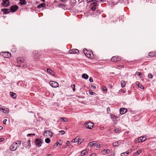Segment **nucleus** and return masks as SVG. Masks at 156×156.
Masks as SVG:
<instances>
[{"label":"nucleus","instance_id":"1","mask_svg":"<svg viewBox=\"0 0 156 156\" xmlns=\"http://www.w3.org/2000/svg\"><path fill=\"white\" fill-rule=\"evenodd\" d=\"M94 124L91 122H86L84 123V126L85 127L88 129H91L94 126Z\"/></svg>","mask_w":156,"mask_h":156},{"label":"nucleus","instance_id":"2","mask_svg":"<svg viewBox=\"0 0 156 156\" xmlns=\"http://www.w3.org/2000/svg\"><path fill=\"white\" fill-rule=\"evenodd\" d=\"M53 133L51 131L49 130H46L44 131V132L43 133L44 136L48 137H51L53 136Z\"/></svg>","mask_w":156,"mask_h":156},{"label":"nucleus","instance_id":"3","mask_svg":"<svg viewBox=\"0 0 156 156\" xmlns=\"http://www.w3.org/2000/svg\"><path fill=\"white\" fill-rule=\"evenodd\" d=\"M0 55L5 58H9L11 56V54L9 52H1Z\"/></svg>","mask_w":156,"mask_h":156},{"label":"nucleus","instance_id":"4","mask_svg":"<svg viewBox=\"0 0 156 156\" xmlns=\"http://www.w3.org/2000/svg\"><path fill=\"white\" fill-rule=\"evenodd\" d=\"M18 9V6L16 5H14L10 7L9 10L10 12H16Z\"/></svg>","mask_w":156,"mask_h":156},{"label":"nucleus","instance_id":"5","mask_svg":"<svg viewBox=\"0 0 156 156\" xmlns=\"http://www.w3.org/2000/svg\"><path fill=\"white\" fill-rule=\"evenodd\" d=\"M2 5L4 7H7L10 5L9 0H2Z\"/></svg>","mask_w":156,"mask_h":156},{"label":"nucleus","instance_id":"6","mask_svg":"<svg viewBox=\"0 0 156 156\" xmlns=\"http://www.w3.org/2000/svg\"><path fill=\"white\" fill-rule=\"evenodd\" d=\"M111 60L112 62H116L117 61L121 60V58L119 56H114L111 58Z\"/></svg>","mask_w":156,"mask_h":156},{"label":"nucleus","instance_id":"7","mask_svg":"<svg viewBox=\"0 0 156 156\" xmlns=\"http://www.w3.org/2000/svg\"><path fill=\"white\" fill-rule=\"evenodd\" d=\"M49 84L50 85L53 87H57L58 86V83L56 82L53 81H50Z\"/></svg>","mask_w":156,"mask_h":156},{"label":"nucleus","instance_id":"8","mask_svg":"<svg viewBox=\"0 0 156 156\" xmlns=\"http://www.w3.org/2000/svg\"><path fill=\"white\" fill-rule=\"evenodd\" d=\"M23 145L25 147L29 148L30 147V140H28L27 142H24L22 143Z\"/></svg>","mask_w":156,"mask_h":156},{"label":"nucleus","instance_id":"9","mask_svg":"<svg viewBox=\"0 0 156 156\" xmlns=\"http://www.w3.org/2000/svg\"><path fill=\"white\" fill-rule=\"evenodd\" d=\"M69 54H78L79 53V51L77 49H72L69 51Z\"/></svg>","mask_w":156,"mask_h":156},{"label":"nucleus","instance_id":"10","mask_svg":"<svg viewBox=\"0 0 156 156\" xmlns=\"http://www.w3.org/2000/svg\"><path fill=\"white\" fill-rule=\"evenodd\" d=\"M35 143L37 146L40 147L41 146L42 142L41 139L37 138L35 140Z\"/></svg>","mask_w":156,"mask_h":156},{"label":"nucleus","instance_id":"11","mask_svg":"<svg viewBox=\"0 0 156 156\" xmlns=\"http://www.w3.org/2000/svg\"><path fill=\"white\" fill-rule=\"evenodd\" d=\"M16 143H13L10 146V149L12 151H15L17 149V147H16Z\"/></svg>","mask_w":156,"mask_h":156},{"label":"nucleus","instance_id":"12","mask_svg":"<svg viewBox=\"0 0 156 156\" xmlns=\"http://www.w3.org/2000/svg\"><path fill=\"white\" fill-rule=\"evenodd\" d=\"M146 139V138L145 136L140 137L138 138L137 140L138 142H141L145 141Z\"/></svg>","mask_w":156,"mask_h":156},{"label":"nucleus","instance_id":"13","mask_svg":"<svg viewBox=\"0 0 156 156\" xmlns=\"http://www.w3.org/2000/svg\"><path fill=\"white\" fill-rule=\"evenodd\" d=\"M1 11L3 12L4 14H7L10 12L9 9H1Z\"/></svg>","mask_w":156,"mask_h":156},{"label":"nucleus","instance_id":"14","mask_svg":"<svg viewBox=\"0 0 156 156\" xmlns=\"http://www.w3.org/2000/svg\"><path fill=\"white\" fill-rule=\"evenodd\" d=\"M93 52L92 51H89V53L87 54V55L86 56L88 58H92L93 57Z\"/></svg>","mask_w":156,"mask_h":156},{"label":"nucleus","instance_id":"15","mask_svg":"<svg viewBox=\"0 0 156 156\" xmlns=\"http://www.w3.org/2000/svg\"><path fill=\"white\" fill-rule=\"evenodd\" d=\"M126 109L125 108H121L120 109V113L121 114L123 115L126 112Z\"/></svg>","mask_w":156,"mask_h":156},{"label":"nucleus","instance_id":"16","mask_svg":"<svg viewBox=\"0 0 156 156\" xmlns=\"http://www.w3.org/2000/svg\"><path fill=\"white\" fill-rule=\"evenodd\" d=\"M33 54L34 57L35 58H37V57H38L40 56L38 52L37 51H34L33 52Z\"/></svg>","mask_w":156,"mask_h":156},{"label":"nucleus","instance_id":"17","mask_svg":"<svg viewBox=\"0 0 156 156\" xmlns=\"http://www.w3.org/2000/svg\"><path fill=\"white\" fill-rule=\"evenodd\" d=\"M47 71L48 73H49L52 75H54V71L49 68H48L47 69Z\"/></svg>","mask_w":156,"mask_h":156},{"label":"nucleus","instance_id":"18","mask_svg":"<svg viewBox=\"0 0 156 156\" xmlns=\"http://www.w3.org/2000/svg\"><path fill=\"white\" fill-rule=\"evenodd\" d=\"M148 55L150 57H156V53H154L153 52H151L149 53Z\"/></svg>","mask_w":156,"mask_h":156},{"label":"nucleus","instance_id":"19","mask_svg":"<svg viewBox=\"0 0 156 156\" xmlns=\"http://www.w3.org/2000/svg\"><path fill=\"white\" fill-rule=\"evenodd\" d=\"M46 6V4L44 3H43L40 4L37 6L38 9H40L42 7H45Z\"/></svg>","mask_w":156,"mask_h":156},{"label":"nucleus","instance_id":"20","mask_svg":"<svg viewBox=\"0 0 156 156\" xmlns=\"http://www.w3.org/2000/svg\"><path fill=\"white\" fill-rule=\"evenodd\" d=\"M10 95L13 98H16V94L13 92H10Z\"/></svg>","mask_w":156,"mask_h":156},{"label":"nucleus","instance_id":"21","mask_svg":"<svg viewBox=\"0 0 156 156\" xmlns=\"http://www.w3.org/2000/svg\"><path fill=\"white\" fill-rule=\"evenodd\" d=\"M17 62L18 63H20L21 62H23L24 61V59L23 58H18L17 59Z\"/></svg>","mask_w":156,"mask_h":156},{"label":"nucleus","instance_id":"22","mask_svg":"<svg viewBox=\"0 0 156 156\" xmlns=\"http://www.w3.org/2000/svg\"><path fill=\"white\" fill-rule=\"evenodd\" d=\"M120 144V142L117 141L113 143L112 144L113 146L114 147H117Z\"/></svg>","mask_w":156,"mask_h":156},{"label":"nucleus","instance_id":"23","mask_svg":"<svg viewBox=\"0 0 156 156\" xmlns=\"http://www.w3.org/2000/svg\"><path fill=\"white\" fill-rule=\"evenodd\" d=\"M20 2L19 4H21V5H25L26 4L27 2L25 0H20Z\"/></svg>","mask_w":156,"mask_h":156},{"label":"nucleus","instance_id":"24","mask_svg":"<svg viewBox=\"0 0 156 156\" xmlns=\"http://www.w3.org/2000/svg\"><path fill=\"white\" fill-rule=\"evenodd\" d=\"M14 143H16L17 144H16V145H17L16 147H17V148H18L20 146V145L21 142L20 140H18L16 141V142H14Z\"/></svg>","mask_w":156,"mask_h":156},{"label":"nucleus","instance_id":"25","mask_svg":"<svg viewBox=\"0 0 156 156\" xmlns=\"http://www.w3.org/2000/svg\"><path fill=\"white\" fill-rule=\"evenodd\" d=\"M0 106H1V105H0ZM5 110V109H3V108H2L1 107H0V111H2V112L4 113H8L9 112V109L7 108H6V111L7 112H5L4 111Z\"/></svg>","mask_w":156,"mask_h":156},{"label":"nucleus","instance_id":"26","mask_svg":"<svg viewBox=\"0 0 156 156\" xmlns=\"http://www.w3.org/2000/svg\"><path fill=\"white\" fill-rule=\"evenodd\" d=\"M96 142L95 141H92L90 143L88 144V145L89 146V147H92L93 145H95V142Z\"/></svg>","mask_w":156,"mask_h":156},{"label":"nucleus","instance_id":"27","mask_svg":"<svg viewBox=\"0 0 156 156\" xmlns=\"http://www.w3.org/2000/svg\"><path fill=\"white\" fill-rule=\"evenodd\" d=\"M126 83L125 81L122 80L121 81V86L122 87H125L126 86Z\"/></svg>","mask_w":156,"mask_h":156},{"label":"nucleus","instance_id":"28","mask_svg":"<svg viewBox=\"0 0 156 156\" xmlns=\"http://www.w3.org/2000/svg\"><path fill=\"white\" fill-rule=\"evenodd\" d=\"M141 152V151L140 150H138L136 152L133 154V156H135L140 154Z\"/></svg>","mask_w":156,"mask_h":156},{"label":"nucleus","instance_id":"29","mask_svg":"<svg viewBox=\"0 0 156 156\" xmlns=\"http://www.w3.org/2000/svg\"><path fill=\"white\" fill-rule=\"evenodd\" d=\"M88 153V152L86 150H84L82 151L81 153V155L82 156L84 155L87 154Z\"/></svg>","mask_w":156,"mask_h":156},{"label":"nucleus","instance_id":"30","mask_svg":"<svg viewBox=\"0 0 156 156\" xmlns=\"http://www.w3.org/2000/svg\"><path fill=\"white\" fill-rule=\"evenodd\" d=\"M88 76L86 74H83L82 75V78L85 79H88Z\"/></svg>","mask_w":156,"mask_h":156},{"label":"nucleus","instance_id":"31","mask_svg":"<svg viewBox=\"0 0 156 156\" xmlns=\"http://www.w3.org/2000/svg\"><path fill=\"white\" fill-rule=\"evenodd\" d=\"M129 153L128 151H127L125 152H123L121 153L120 154L121 156H126L127 154Z\"/></svg>","mask_w":156,"mask_h":156},{"label":"nucleus","instance_id":"32","mask_svg":"<svg viewBox=\"0 0 156 156\" xmlns=\"http://www.w3.org/2000/svg\"><path fill=\"white\" fill-rule=\"evenodd\" d=\"M101 145L99 144H95V145L94 146V147H95V148H101L102 147V146H101Z\"/></svg>","mask_w":156,"mask_h":156},{"label":"nucleus","instance_id":"33","mask_svg":"<svg viewBox=\"0 0 156 156\" xmlns=\"http://www.w3.org/2000/svg\"><path fill=\"white\" fill-rule=\"evenodd\" d=\"M83 53H84L85 55H87V54L89 53V51H87V50L86 49H83Z\"/></svg>","mask_w":156,"mask_h":156},{"label":"nucleus","instance_id":"34","mask_svg":"<svg viewBox=\"0 0 156 156\" xmlns=\"http://www.w3.org/2000/svg\"><path fill=\"white\" fill-rule=\"evenodd\" d=\"M103 151L105 152L107 154H108L110 152V150L108 149H104Z\"/></svg>","mask_w":156,"mask_h":156},{"label":"nucleus","instance_id":"35","mask_svg":"<svg viewBox=\"0 0 156 156\" xmlns=\"http://www.w3.org/2000/svg\"><path fill=\"white\" fill-rule=\"evenodd\" d=\"M111 118L113 119H116L118 118V117L114 115H111Z\"/></svg>","mask_w":156,"mask_h":156},{"label":"nucleus","instance_id":"36","mask_svg":"<svg viewBox=\"0 0 156 156\" xmlns=\"http://www.w3.org/2000/svg\"><path fill=\"white\" fill-rule=\"evenodd\" d=\"M84 140L82 138L80 139V137H79V140L78 141V144H80Z\"/></svg>","mask_w":156,"mask_h":156},{"label":"nucleus","instance_id":"37","mask_svg":"<svg viewBox=\"0 0 156 156\" xmlns=\"http://www.w3.org/2000/svg\"><path fill=\"white\" fill-rule=\"evenodd\" d=\"M137 85L138 87L140 88L143 89H144V87L140 83H139Z\"/></svg>","mask_w":156,"mask_h":156},{"label":"nucleus","instance_id":"38","mask_svg":"<svg viewBox=\"0 0 156 156\" xmlns=\"http://www.w3.org/2000/svg\"><path fill=\"white\" fill-rule=\"evenodd\" d=\"M79 136H76L75 138L74 139V142H77L78 143V141L79 140Z\"/></svg>","mask_w":156,"mask_h":156},{"label":"nucleus","instance_id":"39","mask_svg":"<svg viewBox=\"0 0 156 156\" xmlns=\"http://www.w3.org/2000/svg\"><path fill=\"white\" fill-rule=\"evenodd\" d=\"M61 119L64 122H67L68 121L67 119L65 117H62Z\"/></svg>","mask_w":156,"mask_h":156},{"label":"nucleus","instance_id":"40","mask_svg":"<svg viewBox=\"0 0 156 156\" xmlns=\"http://www.w3.org/2000/svg\"><path fill=\"white\" fill-rule=\"evenodd\" d=\"M121 130V129H119L118 128H116L114 130V132L115 133H117L119 132V131H120Z\"/></svg>","mask_w":156,"mask_h":156},{"label":"nucleus","instance_id":"41","mask_svg":"<svg viewBox=\"0 0 156 156\" xmlns=\"http://www.w3.org/2000/svg\"><path fill=\"white\" fill-rule=\"evenodd\" d=\"M45 141L46 143L48 144L50 142V140L49 138H46L45 140Z\"/></svg>","mask_w":156,"mask_h":156},{"label":"nucleus","instance_id":"42","mask_svg":"<svg viewBox=\"0 0 156 156\" xmlns=\"http://www.w3.org/2000/svg\"><path fill=\"white\" fill-rule=\"evenodd\" d=\"M153 75L151 73H149L148 74V77L150 79L152 78Z\"/></svg>","mask_w":156,"mask_h":156},{"label":"nucleus","instance_id":"43","mask_svg":"<svg viewBox=\"0 0 156 156\" xmlns=\"http://www.w3.org/2000/svg\"><path fill=\"white\" fill-rule=\"evenodd\" d=\"M75 84H73V85H71V87L73 88V91H75Z\"/></svg>","mask_w":156,"mask_h":156},{"label":"nucleus","instance_id":"44","mask_svg":"<svg viewBox=\"0 0 156 156\" xmlns=\"http://www.w3.org/2000/svg\"><path fill=\"white\" fill-rule=\"evenodd\" d=\"M97 3L96 2H93L91 4V5H92L94 7L95 6L96 7L97 5Z\"/></svg>","mask_w":156,"mask_h":156},{"label":"nucleus","instance_id":"45","mask_svg":"<svg viewBox=\"0 0 156 156\" xmlns=\"http://www.w3.org/2000/svg\"><path fill=\"white\" fill-rule=\"evenodd\" d=\"M89 94L91 95H93L95 94V93L91 91H89Z\"/></svg>","mask_w":156,"mask_h":156},{"label":"nucleus","instance_id":"46","mask_svg":"<svg viewBox=\"0 0 156 156\" xmlns=\"http://www.w3.org/2000/svg\"><path fill=\"white\" fill-rule=\"evenodd\" d=\"M35 133H29V134H28L27 135V136H31L32 135H33V136H35Z\"/></svg>","mask_w":156,"mask_h":156},{"label":"nucleus","instance_id":"47","mask_svg":"<svg viewBox=\"0 0 156 156\" xmlns=\"http://www.w3.org/2000/svg\"><path fill=\"white\" fill-rule=\"evenodd\" d=\"M60 142V141L59 142L57 141L55 144H56V145H57L58 144H59V145H61L62 144V142L61 143Z\"/></svg>","mask_w":156,"mask_h":156},{"label":"nucleus","instance_id":"48","mask_svg":"<svg viewBox=\"0 0 156 156\" xmlns=\"http://www.w3.org/2000/svg\"><path fill=\"white\" fill-rule=\"evenodd\" d=\"M59 132H60L62 135H63L65 133V132L64 130H61L59 131Z\"/></svg>","mask_w":156,"mask_h":156},{"label":"nucleus","instance_id":"49","mask_svg":"<svg viewBox=\"0 0 156 156\" xmlns=\"http://www.w3.org/2000/svg\"><path fill=\"white\" fill-rule=\"evenodd\" d=\"M107 111L108 113H109L110 111V108L109 107H108L107 108Z\"/></svg>","mask_w":156,"mask_h":156},{"label":"nucleus","instance_id":"50","mask_svg":"<svg viewBox=\"0 0 156 156\" xmlns=\"http://www.w3.org/2000/svg\"><path fill=\"white\" fill-rule=\"evenodd\" d=\"M96 9V7H92L91 8V9L93 10V11H94Z\"/></svg>","mask_w":156,"mask_h":156},{"label":"nucleus","instance_id":"51","mask_svg":"<svg viewBox=\"0 0 156 156\" xmlns=\"http://www.w3.org/2000/svg\"><path fill=\"white\" fill-rule=\"evenodd\" d=\"M137 76H140L142 75V74H141V73L140 72H138L137 73Z\"/></svg>","mask_w":156,"mask_h":156},{"label":"nucleus","instance_id":"52","mask_svg":"<svg viewBox=\"0 0 156 156\" xmlns=\"http://www.w3.org/2000/svg\"><path fill=\"white\" fill-rule=\"evenodd\" d=\"M103 90L104 91H107L106 87H103L102 88Z\"/></svg>","mask_w":156,"mask_h":156},{"label":"nucleus","instance_id":"53","mask_svg":"<svg viewBox=\"0 0 156 156\" xmlns=\"http://www.w3.org/2000/svg\"><path fill=\"white\" fill-rule=\"evenodd\" d=\"M7 121V119H5L3 121V124H6V122Z\"/></svg>","mask_w":156,"mask_h":156},{"label":"nucleus","instance_id":"54","mask_svg":"<svg viewBox=\"0 0 156 156\" xmlns=\"http://www.w3.org/2000/svg\"><path fill=\"white\" fill-rule=\"evenodd\" d=\"M89 81L90 82H93V78L91 77H90L89 79Z\"/></svg>","mask_w":156,"mask_h":156},{"label":"nucleus","instance_id":"55","mask_svg":"<svg viewBox=\"0 0 156 156\" xmlns=\"http://www.w3.org/2000/svg\"><path fill=\"white\" fill-rule=\"evenodd\" d=\"M91 87L94 89H95L96 88V87L94 85H91Z\"/></svg>","mask_w":156,"mask_h":156},{"label":"nucleus","instance_id":"56","mask_svg":"<svg viewBox=\"0 0 156 156\" xmlns=\"http://www.w3.org/2000/svg\"><path fill=\"white\" fill-rule=\"evenodd\" d=\"M96 154L95 153H93L90 155V156H96Z\"/></svg>","mask_w":156,"mask_h":156},{"label":"nucleus","instance_id":"57","mask_svg":"<svg viewBox=\"0 0 156 156\" xmlns=\"http://www.w3.org/2000/svg\"><path fill=\"white\" fill-rule=\"evenodd\" d=\"M66 145H67L68 146H69V145H70V144H69V141H67L66 142Z\"/></svg>","mask_w":156,"mask_h":156},{"label":"nucleus","instance_id":"58","mask_svg":"<svg viewBox=\"0 0 156 156\" xmlns=\"http://www.w3.org/2000/svg\"><path fill=\"white\" fill-rule=\"evenodd\" d=\"M108 85L111 88H112V84L111 83H109L108 84Z\"/></svg>","mask_w":156,"mask_h":156},{"label":"nucleus","instance_id":"59","mask_svg":"<svg viewBox=\"0 0 156 156\" xmlns=\"http://www.w3.org/2000/svg\"><path fill=\"white\" fill-rule=\"evenodd\" d=\"M4 140V139L3 138H0V142Z\"/></svg>","mask_w":156,"mask_h":156},{"label":"nucleus","instance_id":"60","mask_svg":"<svg viewBox=\"0 0 156 156\" xmlns=\"http://www.w3.org/2000/svg\"><path fill=\"white\" fill-rule=\"evenodd\" d=\"M91 1L92 2H95V1H96V2H98V1H96V0H91L89 2H88L87 3H89V2H91Z\"/></svg>","mask_w":156,"mask_h":156},{"label":"nucleus","instance_id":"61","mask_svg":"<svg viewBox=\"0 0 156 156\" xmlns=\"http://www.w3.org/2000/svg\"><path fill=\"white\" fill-rule=\"evenodd\" d=\"M121 91L122 93H124L125 92V91L123 89Z\"/></svg>","mask_w":156,"mask_h":156},{"label":"nucleus","instance_id":"62","mask_svg":"<svg viewBox=\"0 0 156 156\" xmlns=\"http://www.w3.org/2000/svg\"><path fill=\"white\" fill-rule=\"evenodd\" d=\"M118 67H121L123 68L124 67V66L123 65H121L120 66H118Z\"/></svg>","mask_w":156,"mask_h":156},{"label":"nucleus","instance_id":"63","mask_svg":"<svg viewBox=\"0 0 156 156\" xmlns=\"http://www.w3.org/2000/svg\"><path fill=\"white\" fill-rule=\"evenodd\" d=\"M3 129V127L1 126H0V130H1Z\"/></svg>","mask_w":156,"mask_h":156},{"label":"nucleus","instance_id":"64","mask_svg":"<svg viewBox=\"0 0 156 156\" xmlns=\"http://www.w3.org/2000/svg\"><path fill=\"white\" fill-rule=\"evenodd\" d=\"M47 156H52V155L51 154H50L48 155Z\"/></svg>","mask_w":156,"mask_h":156}]
</instances>
